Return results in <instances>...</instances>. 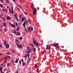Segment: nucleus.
<instances>
[{"label": "nucleus", "mask_w": 73, "mask_h": 73, "mask_svg": "<svg viewBox=\"0 0 73 73\" xmlns=\"http://www.w3.org/2000/svg\"><path fill=\"white\" fill-rule=\"evenodd\" d=\"M33 43L34 44L35 46H36L38 47V43L36 41H35V38L33 39Z\"/></svg>", "instance_id": "obj_1"}, {"label": "nucleus", "mask_w": 73, "mask_h": 73, "mask_svg": "<svg viewBox=\"0 0 73 73\" xmlns=\"http://www.w3.org/2000/svg\"><path fill=\"white\" fill-rule=\"evenodd\" d=\"M31 7L32 9H33V14H34V15H35V14H36V12L37 10L36 9H35V10L34 11V9L32 5L31 6Z\"/></svg>", "instance_id": "obj_2"}, {"label": "nucleus", "mask_w": 73, "mask_h": 73, "mask_svg": "<svg viewBox=\"0 0 73 73\" xmlns=\"http://www.w3.org/2000/svg\"><path fill=\"white\" fill-rule=\"evenodd\" d=\"M15 44L17 45V47L18 48H22V46L21 45V44H20L19 45L18 44H17V43L15 42Z\"/></svg>", "instance_id": "obj_3"}, {"label": "nucleus", "mask_w": 73, "mask_h": 73, "mask_svg": "<svg viewBox=\"0 0 73 73\" xmlns=\"http://www.w3.org/2000/svg\"><path fill=\"white\" fill-rule=\"evenodd\" d=\"M33 27H31V28L30 27H29L28 28V31L29 32H31L30 30L32 32L33 31Z\"/></svg>", "instance_id": "obj_4"}, {"label": "nucleus", "mask_w": 73, "mask_h": 73, "mask_svg": "<svg viewBox=\"0 0 73 73\" xmlns=\"http://www.w3.org/2000/svg\"><path fill=\"white\" fill-rule=\"evenodd\" d=\"M26 21H27V23L28 24V21L27 20L25 21L24 23L23 24V27L24 28H25V25L26 23Z\"/></svg>", "instance_id": "obj_5"}, {"label": "nucleus", "mask_w": 73, "mask_h": 73, "mask_svg": "<svg viewBox=\"0 0 73 73\" xmlns=\"http://www.w3.org/2000/svg\"><path fill=\"white\" fill-rule=\"evenodd\" d=\"M5 47L6 48H8L9 47V45L8 43H7V44L5 45Z\"/></svg>", "instance_id": "obj_6"}, {"label": "nucleus", "mask_w": 73, "mask_h": 73, "mask_svg": "<svg viewBox=\"0 0 73 73\" xmlns=\"http://www.w3.org/2000/svg\"><path fill=\"white\" fill-rule=\"evenodd\" d=\"M9 24L12 27H14V28H16V27L15 25H13L11 23H9Z\"/></svg>", "instance_id": "obj_7"}, {"label": "nucleus", "mask_w": 73, "mask_h": 73, "mask_svg": "<svg viewBox=\"0 0 73 73\" xmlns=\"http://www.w3.org/2000/svg\"><path fill=\"white\" fill-rule=\"evenodd\" d=\"M59 44L58 43H55L54 44V46L55 47H56Z\"/></svg>", "instance_id": "obj_8"}, {"label": "nucleus", "mask_w": 73, "mask_h": 73, "mask_svg": "<svg viewBox=\"0 0 73 73\" xmlns=\"http://www.w3.org/2000/svg\"><path fill=\"white\" fill-rule=\"evenodd\" d=\"M49 45H46V50H50V47H48Z\"/></svg>", "instance_id": "obj_9"}, {"label": "nucleus", "mask_w": 73, "mask_h": 73, "mask_svg": "<svg viewBox=\"0 0 73 73\" xmlns=\"http://www.w3.org/2000/svg\"><path fill=\"white\" fill-rule=\"evenodd\" d=\"M7 20H11V18L9 16H7Z\"/></svg>", "instance_id": "obj_10"}, {"label": "nucleus", "mask_w": 73, "mask_h": 73, "mask_svg": "<svg viewBox=\"0 0 73 73\" xmlns=\"http://www.w3.org/2000/svg\"><path fill=\"white\" fill-rule=\"evenodd\" d=\"M26 52L27 54H29L30 52V51H29L28 50H26Z\"/></svg>", "instance_id": "obj_11"}, {"label": "nucleus", "mask_w": 73, "mask_h": 73, "mask_svg": "<svg viewBox=\"0 0 73 73\" xmlns=\"http://www.w3.org/2000/svg\"><path fill=\"white\" fill-rule=\"evenodd\" d=\"M27 48L28 50L30 51V47H29L28 46H27Z\"/></svg>", "instance_id": "obj_12"}, {"label": "nucleus", "mask_w": 73, "mask_h": 73, "mask_svg": "<svg viewBox=\"0 0 73 73\" xmlns=\"http://www.w3.org/2000/svg\"><path fill=\"white\" fill-rule=\"evenodd\" d=\"M18 61H19V60L18 59H17L15 61V63H18Z\"/></svg>", "instance_id": "obj_13"}, {"label": "nucleus", "mask_w": 73, "mask_h": 73, "mask_svg": "<svg viewBox=\"0 0 73 73\" xmlns=\"http://www.w3.org/2000/svg\"><path fill=\"white\" fill-rule=\"evenodd\" d=\"M19 28H20L19 27H17V29L16 30L17 31L19 32Z\"/></svg>", "instance_id": "obj_14"}, {"label": "nucleus", "mask_w": 73, "mask_h": 73, "mask_svg": "<svg viewBox=\"0 0 73 73\" xmlns=\"http://www.w3.org/2000/svg\"><path fill=\"white\" fill-rule=\"evenodd\" d=\"M24 19H25L24 17L22 18V22H23V21H24Z\"/></svg>", "instance_id": "obj_15"}, {"label": "nucleus", "mask_w": 73, "mask_h": 73, "mask_svg": "<svg viewBox=\"0 0 73 73\" xmlns=\"http://www.w3.org/2000/svg\"><path fill=\"white\" fill-rule=\"evenodd\" d=\"M29 45L30 46H31L32 47L34 46V45L33 44H29Z\"/></svg>", "instance_id": "obj_16"}, {"label": "nucleus", "mask_w": 73, "mask_h": 73, "mask_svg": "<svg viewBox=\"0 0 73 73\" xmlns=\"http://www.w3.org/2000/svg\"><path fill=\"white\" fill-rule=\"evenodd\" d=\"M17 35L18 36H20V33L19 32H18L17 33Z\"/></svg>", "instance_id": "obj_17"}, {"label": "nucleus", "mask_w": 73, "mask_h": 73, "mask_svg": "<svg viewBox=\"0 0 73 73\" xmlns=\"http://www.w3.org/2000/svg\"><path fill=\"white\" fill-rule=\"evenodd\" d=\"M4 31L5 33L7 31V30L6 29H4Z\"/></svg>", "instance_id": "obj_18"}, {"label": "nucleus", "mask_w": 73, "mask_h": 73, "mask_svg": "<svg viewBox=\"0 0 73 73\" xmlns=\"http://www.w3.org/2000/svg\"><path fill=\"white\" fill-rule=\"evenodd\" d=\"M28 55L27 54H25V56H24V58H27V57Z\"/></svg>", "instance_id": "obj_19"}, {"label": "nucleus", "mask_w": 73, "mask_h": 73, "mask_svg": "<svg viewBox=\"0 0 73 73\" xmlns=\"http://www.w3.org/2000/svg\"><path fill=\"white\" fill-rule=\"evenodd\" d=\"M11 65V64L9 63L7 64V67L9 66V65Z\"/></svg>", "instance_id": "obj_20"}, {"label": "nucleus", "mask_w": 73, "mask_h": 73, "mask_svg": "<svg viewBox=\"0 0 73 73\" xmlns=\"http://www.w3.org/2000/svg\"><path fill=\"white\" fill-rule=\"evenodd\" d=\"M6 42H7L6 41V40L4 41V44L5 45H6L7 44Z\"/></svg>", "instance_id": "obj_21"}, {"label": "nucleus", "mask_w": 73, "mask_h": 73, "mask_svg": "<svg viewBox=\"0 0 73 73\" xmlns=\"http://www.w3.org/2000/svg\"><path fill=\"white\" fill-rule=\"evenodd\" d=\"M3 25L4 26V27H6V25L5 24V23H3Z\"/></svg>", "instance_id": "obj_22"}, {"label": "nucleus", "mask_w": 73, "mask_h": 73, "mask_svg": "<svg viewBox=\"0 0 73 73\" xmlns=\"http://www.w3.org/2000/svg\"><path fill=\"white\" fill-rule=\"evenodd\" d=\"M14 12V11H13V10H11V13L12 14H13V13Z\"/></svg>", "instance_id": "obj_23"}, {"label": "nucleus", "mask_w": 73, "mask_h": 73, "mask_svg": "<svg viewBox=\"0 0 73 73\" xmlns=\"http://www.w3.org/2000/svg\"><path fill=\"white\" fill-rule=\"evenodd\" d=\"M35 68H37V65H36V64L35 66Z\"/></svg>", "instance_id": "obj_24"}, {"label": "nucleus", "mask_w": 73, "mask_h": 73, "mask_svg": "<svg viewBox=\"0 0 73 73\" xmlns=\"http://www.w3.org/2000/svg\"><path fill=\"white\" fill-rule=\"evenodd\" d=\"M6 56L8 57L10 59L11 57L10 56H8V55H6Z\"/></svg>", "instance_id": "obj_25"}, {"label": "nucleus", "mask_w": 73, "mask_h": 73, "mask_svg": "<svg viewBox=\"0 0 73 73\" xmlns=\"http://www.w3.org/2000/svg\"><path fill=\"white\" fill-rule=\"evenodd\" d=\"M15 19H17V15L16 14H15Z\"/></svg>", "instance_id": "obj_26"}, {"label": "nucleus", "mask_w": 73, "mask_h": 73, "mask_svg": "<svg viewBox=\"0 0 73 73\" xmlns=\"http://www.w3.org/2000/svg\"><path fill=\"white\" fill-rule=\"evenodd\" d=\"M0 7H1V8H2L3 5L2 4H0Z\"/></svg>", "instance_id": "obj_27"}, {"label": "nucleus", "mask_w": 73, "mask_h": 73, "mask_svg": "<svg viewBox=\"0 0 73 73\" xmlns=\"http://www.w3.org/2000/svg\"><path fill=\"white\" fill-rule=\"evenodd\" d=\"M45 52V50H44V51H43L42 53V55H43L44 54V53Z\"/></svg>", "instance_id": "obj_28"}, {"label": "nucleus", "mask_w": 73, "mask_h": 73, "mask_svg": "<svg viewBox=\"0 0 73 73\" xmlns=\"http://www.w3.org/2000/svg\"><path fill=\"white\" fill-rule=\"evenodd\" d=\"M2 16H3V14L2 13H1V15L0 14V18H1Z\"/></svg>", "instance_id": "obj_29"}, {"label": "nucleus", "mask_w": 73, "mask_h": 73, "mask_svg": "<svg viewBox=\"0 0 73 73\" xmlns=\"http://www.w3.org/2000/svg\"><path fill=\"white\" fill-rule=\"evenodd\" d=\"M15 24H16V26H18V23H17L16 22L15 23Z\"/></svg>", "instance_id": "obj_30"}, {"label": "nucleus", "mask_w": 73, "mask_h": 73, "mask_svg": "<svg viewBox=\"0 0 73 73\" xmlns=\"http://www.w3.org/2000/svg\"><path fill=\"white\" fill-rule=\"evenodd\" d=\"M7 11H8L7 10V9H5V12H6V13H7Z\"/></svg>", "instance_id": "obj_31"}, {"label": "nucleus", "mask_w": 73, "mask_h": 73, "mask_svg": "<svg viewBox=\"0 0 73 73\" xmlns=\"http://www.w3.org/2000/svg\"><path fill=\"white\" fill-rule=\"evenodd\" d=\"M13 33H15V34H16L17 33V32L16 31H14L13 32Z\"/></svg>", "instance_id": "obj_32"}, {"label": "nucleus", "mask_w": 73, "mask_h": 73, "mask_svg": "<svg viewBox=\"0 0 73 73\" xmlns=\"http://www.w3.org/2000/svg\"><path fill=\"white\" fill-rule=\"evenodd\" d=\"M23 39V38L22 37H20L19 38V39L21 40H22V39Z\"/></svg>", "instance_id": "obj_33"}, {"label": "nucleus", "mask_w": 73, "mask_h": 73, "mask_svg": "<svg viewBox=\"0 0 73 73\" xmlns=\"http://www.w3.org/2000/svg\"><path fill=\"white\" fill-rule=\"evenodd\" d=\"M24 13L25 14V15H27L28 14V13L26 12H25Z\"/></svg>", "instance_id": "obj_34"}, {"label": "nucleus", "mask_w": 73, "mask_h": 73, "mask_svg": "<svg viewBox=\"0 0 73 73\" xmlns=\"http://www.w3.org/2000/svg\"><path fill=\"white\" fill-rule=\"evenodd\" d=\"M18 6L19 7L21 8V5H19V4H18Z\"/></svg>", "instance_id": "obj_35"}, {"label": "nucleus", "mask_w": 73, "mask_h": 73, "mask_svg": "<svg viewBox=\"0 0 73 73\" xmlns=\"http://www.w3.org/2000/svg\"><path fill=\"white\" fill-rule=\"evenodd\" d=\"M16 41L18 42V43H19V40H18L16 39Z\"/></svg>", "instance_id": "obj_36"}, {"label": "nucleus", "mask_w": 73, "mask_h": 73, "mask_svg": "<svg viewBox=\"0 0 73 73\" xmlns=\"http://www.w3.org/2000/svg\"><path fill=\"white\" fill-rule=\"evenodd\" d=\"M34 51L35 52H36V49L35 48H34Z\"/></svg>", "instance_id": "obj_37"}, {"label": "nucleus", "mask_w": 73, "mask_h": 73, "mask_svg": "<svg viewBox=\"0 0 73 73\" xmlns=\"http://www.w3.org/2000/svg\"><path fill=\"white\" fill-rule=\"evenodd\" d=\"M36 71H37V72H39V69L38 68H37V70H36Z\"/></svg>", "instance_id": "obj_38"}, {"label": "nucleus", "mask_w": 73, "mask_h": 73, "mask_svg": "<svg viewBox=\"0 0 73 73\" xmlns=\"http://www.w3.org/2000/svg\"><path fill=\"white\" fill-rule=\"evenodd\" d=\"M25 64L24 63V62H23V66H25Z\"/></svg>", "instance_id": "obj_39"}, {"label": "nucleus", "mask_w": 73, "mask_h": 73, "mask_svg": "<svg viewBox=\"0 0 73 73\" xmlns=\"http://www.w3.org/2000/svg\"><path fill=\"white\" fill-rule=\"evenodd\" d=\"M62 51L63 52H65L66 51V50L64 49H62Z\"/></svg>", "instance_id": "obj_40"}, {"label": "nucleus", "mask_w": 73, "mask_h": 73, "mask_svg": "<svg viewBox=\"0 0 73 73\" xmlns=\"http://www.w3.org/2000/svg\"><path fill=\"white\" fill-rule=\"evenodd\" d=\"M9 10L10 11V13H11V10L10 8H9Z\"/></svg>", "instance_id": "obj_41"}, {"label": "nucleus", "mask_w": 73, "mask_h": 73, "mask_svg": "<svg viewBox=\"0 0 73 73\" xmlns=\"http://www.w3.org/2000/svg\"><path fill=\"white\" fill-rule=\"evenodd\" d=\"M21 17H22V15H19V18L20 19Z\"/></svg>", "instance_id": "obj_42"}, {"label": "nucleus", "mask_w": 73, "mask_h": 73, "mask_svg": "<svg viewBox=\"0 0 73 73\" xmlns=\"http://www.w3.org/2000/svg\"><path fill=\"white\" fill-rule=\"evenodd\" d=\"M27 56H28V58H29V56H30V54H28L27 55Z\"/></svg>", "instance_id": "obj_43"}, {"label": "nucleus", "mask_w": 73, "mask_h": 73, "mask_svg": "<svg viewBox=\"0 0 73 73\" xmlns=\"http://www.w3.org/2000/svg\"><path fill=\"white\" fill-rule=\"evenodd\" d=\"M12 51L13 52V53H15V52L13 50H12Z\"/></svg>", "instance_id": "obj_44"}, {"label": "nucleus", "mask_w": 73, "mask_h": 73, "mask_svg": "<svg viewBox=\"0 0 73 73\" xmlns=\"http://www.w3.org/2000/svg\"><path fill=\"white\" fill-rule=\"evenodd\" d=\"M3 19V20H4V21H5V18L3 17L2 18Z\"/></svg>", "instance_id": "obj_45"}, {"label": "nucleus", "mask_w": 73, "mask_h": 73, "mask_svg": "<svg viewBox=\"0 0 73 73\" xmlns=\"http://www.w3.org/2000/svg\"><path fill=\"white\" fill-rule=\"evenodd\" d=\"M7 59V58H6V57L5 58V60H6Z\"/></svg>", "instance_id": "obj_46"}, {"label": "nucleus", "mask_w": 73, "mask_h": 73, "mask_svg": "<svg viewBox=\"0 0 73 73\" xmlns=\"http://www.w3.org/2000/svg\"><path fill=\"white\" fill-rule=\"evenodd\" d=\"M6 1H6V3H9V2L7 0H6Z\"/></svg>", "instance_id": "obj_47"}, {"label": "nucleus", "mask_w": 73, "mask_h": 73, "mask_svg": "<svg viewBox=\"0 0 73 73\" xmlns=\"http://www.w3.org/2000/svg\"><path fill=\"white\" fill-rule=\"evenodd\" d=\"M19 64H21V60H19Z\"/></svg>", "instance_id": "obj_48"}, {"label": "nucleus", "mask_w": 73, "mask_h": 73, "mask_svg": "<svg viewBox=\"0 0 73 73\" xmlns=\"http://www.w3.org/2000/svg\"><path fill=\"white\" fill-rule=\"evenodd\" d=\"M0 46L1 47H3V46H2V45H1V44H0Z\"/></svg>", "instance_id": "obj_49"}, {"label": "nucleus", "mask_w": 73, "mask_h": 73, "mask_svg": "<svg viewBox=\"0 0 73 73\" xmlns=\"http://www.w3.org/2000/svg\"><path fill=\"white\" fill-rule=\"evenodd\" d=\"M10 54V53H7L6 54H7L9 55Z\"/></svg>", "instance_id": "obj_50"}, {"label": "nucleus", "mask_w": 73, "mask_h": 73, "mask_svg": "<svg viewBox=\"0 0 73 73\" xmlns=\"http://www.w3.org/2000/svg\"><path fill=\"white\" fill-rule=\"evenodd\" d=\"M56 47L57 48H59V46H57Z\"/></svg>", "instance_id": "obj_51"}, {"label": "nucleus", "mask_w": 73, "mask_h": 73, "mask_svg": "<svg viewBox=\"0 0 73 73\" xmlns=\"http://www.w3.org/2000/svg\"><path fill=\"white\" fill-rule=\"evenodd\" d=\"M3 10V11H5V9H3V10Z\"/></svg>", "instance_id": "obj_52"}, {"label": "nucleus", "mask_w": 73, "mask_h": 73, "mask_svg": "<svg viewBox=\"0 0 73 73\" xmlns=\"http://www.w3.org/2000/svg\"><path fill=\"white\" fill-rule=\"evenodd\" d=\"M26 32L27 34H28L29 33V32H28V31H26Z\"/></svg>", "instance_id": "obj_53"}, {"label": "nucleus", "mask_w": 73, "mask_h": 73, "mask_svg": "<svg viewBox=\"0 0 73 73\" xmlns=\"http://www.w3.org/2000/svg\"><path fill=\"white\" fill-rule=\"evenodd\" d=\"M31 58H30L28 60V61H30L31 60Z\"/></svg>", "instance_id": "obj_54"}, {"label": "nucleus", "mask_w": 73, "mask_h": 73, "mask_svg": "<svg viewBox=\"0 0 73 73\" xmlns=\"http://www.w3.org/2000/svg\"><path fill=\"white\" fill-rule=\"evenodd\" d=\"M21 60H22V62H23L24 61L23 59H22Z\"/></svg>", "instance_id": "obj_55"}, {"label": "nucleus", "mask_w": 73, "mask_h": 73, "mask_svg": "<svg viewBox=\"0 0 73 73\" xmlns=\"http://www.w3.org/2000/svg\"><path fill=\"white\" fill-rule=\"evenodd\" d=\"M28 21H29V23L30 24L31 22H30V20H29H29H28Z\"/></svg>", "instance_id": "obj_56"}, {"label": "nucleus", "mask_w": 73, "mask_h": 73, "mask_svg": "<svg viewBox=\"0 0 73 73\" xmlns=\"http://www.w3.org/2000/svg\"><path fill=\"white\" fill-rule=\"evenodd\" d=\"M12 63H13V64H14V62H13V60H12Z\"/></svg>", "instance_id": "obj_57"}, {"label": "nucleus", "mask_w": 73, "mask_h": 73, "mask_svg": "<svg viewBox=\"0 0 73 73\" xmlns=\"http://www.w3.org/2000/svg\"><path fill=\"white\" fill-rule=\"evenodd\" d=\"M9 35V36H13V35Z\"/></svg>", "instance_id": "obj_58"}, {"label": "nucleus", "mask_w": 73, "mask_h": 73, "mask_svg": "<svg viewBox=\"0 0 73 73\" xmlns=\"http://www.w3.org/2000/svg\"><path fill=\"white\" fill-rule=\"evenodd\" d=\"M16 73H18V70H17L16 71Z\"/></svg>", "instance_id": "obj_59"}, {"label": "nucleus", "mask_w": 73, "mask_h": 73, "mask_svg": "<svg viewBox=\"0 0 73 73\" xmlns=\"http://www.w3.org/2000/svg\"><path fill=\"white\" fill-rule=\"evenodd\" d=\"M16 19H17V21H19V20L17 18H16Z\"/></svg>", "instance_id": "obj_60"}, {"label": "nucleus", "mask_w": 73, "mask_h": 73, "mask_svg": "<svg viewBox=\"0 0 73 73\" xmlns=\"http://www.w3.org/2000/svg\"><path fill=\"white\" fill-rule=\"evenodd\" d=\"M0 71H1V72H2V69H1V70H0Z\"/></svg>", "instance_id": "obj_61"}, {"label": "nucleus", "mask_w": 73, "mask_h": 73, "mask_svg": "<svg viewBox=\"0 0 73 73\" xmlns=\"http://www.w3.org/2000/svg\"><path fill=\"white\" fill-rule=\"evenodd\" d=\"M31 6H32L33 7L34 6V5L33 4H32V5Z\"/></svg>", "instance_id": "obj_62"}, {"label": "nucleus", "mask_w": 73, "mask_h": 73, "mask_svg": "<svg viewBox=\"0 0 73 73\" xmlns=\"http://www.w3.org/2000/svg\"><path fill=\"white\" fill-rule=\"evenodd\" d=\"M12 1H14V2H15V0H12Z\"/></svg>", "instance_id": "obj_63"}, {"label": "nucleus", "mask_w": 73, "mask_h": 73, "mask_svg": "<svg viewBox=\"0 0 73 73\" xmlns=\"http://www.w3.org/2000/svg\"><path fill=\"white\" fill-rule=\"evenodd\" d=\"M3 1V0H1V2H2Z\"/></svg>", "instance_id": "obj_64"}]
</instances>
